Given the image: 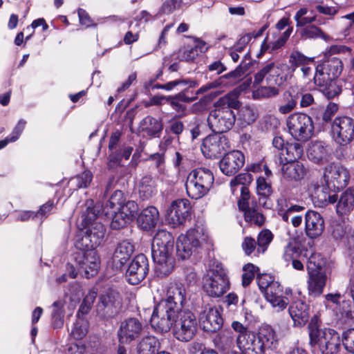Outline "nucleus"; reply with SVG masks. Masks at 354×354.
<instances>
[{"label": "nucleus", "instance_id": "obj_1", "mask_svg": "<svg viewBox=\"0 0 354 354\" xmlns=\"http://www.w3.org/2000/svg\"><path fill=\"white\" fill-rule=\"evenodd\" d=\"M231 326L238 334L236 344L243 354H266V351H272L278 347V335L270 325H261L257 332L238 321L232 322Z\"/></svg>", "mask_w": 354, "mask_h": 354}, {"label": "nucleus", "instance_id": "obj_2", "mask_svg": "<svg viewBox=\"0 0 354 354\" xmlns=\"http://www.w3.org/2000/svg\"><path fill=\"white\" fill-rule=\"evenodd\" d=\"M87 204L85 212L81 216V220L78 222V227L83 232L84 234L79 238L75 246L77 249H95L99 246L105 234V227L101 223H94V221L100 214L99 206L91 207Z\"/></svg>", "mask_w": 354, "mask_h": 354}, {"label": "nucleus", "instance_id": "obj_3", "mask_svg": "<svg viewBox=\"0 0 354 354\" xmlns=\"http://www.w3.org/2000/svg\"><path fill=\"white\" fill-rule=\"evenodd\" d=\"M174 243L172 234L165 230H158L153 236L151 255L156 271L160 274L167 275L174 268Z\"/></svg>", "mask_w": 354, "mask_h": 354}, {"label": "nucleus", "instance_id": "obj_4", "mask_svg": "<svg viewBox=\"0 0 354 354\" xmlns=\"http://www.w3.org/2000/svg\"><path fill=\"white\" fill-rule=\"evenodd\" d=\"M215 109L210 111L207 122L215 133L222 134L234 125L236 115L232 109H238L239 102L232 94H227L215 103Z\"/></svg>", "mask_w": 354, "mask_h": 354}, {"label": "nucleus", "instance_id": "obj_5", "mask_svg": "<svg viewBox=\"0 0 354 354\" xmlns=\"http://www.w3.org/2000/svg\"><path fill=\"white\" fill-rule=\"evenodd\" d=\"M319 318L315 315L308 324V333L311 346L319 345L322 354H336L340 348V339L337 333L330 328L319 329Z\"/></svg>", "mask_w": 354, "mask_h": 354}, {"label": "nucleus", "instance_id": "obj_6", "mask_svg": "<svg viewBox=\"0 0 354 354\" xmlns=\"http://www.w3.org/2000/svg\"><path fill=\"white\" fill-rule=\"evenodd\" d=\"M203 288L211 297H220L230 289V281L226 270L223 265L213 261L203 277Z\"/></svg>", "mask_w": 354, "mask_h": 354}, {"label": "nucleus", "instance_id": "obj_7", "mask_svg": "<svg viewBox=\"0 0 354 354\" xmlns=\"http://www.w3.org/2000/svg\"><path fill=\"white\" fill-rule=\"evenodd\" d=\"M214 181V177L211 170L203 167L195 169L187 177V194L192 199L201 198L209 192Z\"/></svg>", "mask_w": 354, "mask_h": 354}, {"label": "nucleus", "instance_id": "obj_8", "mask_svg": "<svg viewBox=\"0 0 354 354\" xmlns=\"http://www.w3.org/2000/svg\"><path fill=\"white\" fill-rule=\"evenodd\" d=\"M207 234L203 225H196L186 234H180L176 241L177 255L181 259H189L192 253L207 240Z\"/></svg>", "mask_w": 354, "mask_h": 354}, {"label": "nucleus", "instance_id": "obj_9", "mask_svg": "<svg viewBox=\"0 0 354 354\" xmlns=\"http://www.w3.org/2000/svg\"><path fill=\"white\" fill-rule=\"evenodd\" d=\"M198 330V320L189 310H178L176 317L173 335L180 342H187L196 335Z\"/></svg>", "mask_w": 354, "mask_h": 354}, {"label": "nucleus", "instance_id": "obj_10", "mask_svg": "<svg viewBox=\"0 0 354 354\" xmlns=\"http://www.w3.org/2000/svg\"><path fill=\"white\" fill-rule=\"evenodd\" d=\"M288 70V66L284 63H267L254 75V84H260L265 80L268 85L280 86L286 81Z\"/></svg>", "mask_w": 354, "mask_h": 354}, {"label": "nucleus", "instance_id": "obj_11", "mask_svg": "<svg viewBox=\"0 0 354 354\" xmlns=\"http://www.w3.org/2000/svg\"><path fill=\"white\" fill-rule=\"evenodd\" d=\"M288 132L295 140L306 141L313 133L314 124L312 118L307 114L295 113L286 119Z\"/></svg>", "mask_w": 354, "mask_h": 354}, {"label": "nucleus", "instance_id": "obj_12", "mask_svg": "<svg viewBox=\"0 0 354 354\" xmlns=\"http://www.w3.org/2000/svg\"><path fill=\"white\" fill-rule=\"evenodd\" d=\"M178 310L168 307L167 303L159 302L153 309L150 324L160 333H167L174 327Z\"/></svg>", "mask_w": 354, "mask_h": 354}, {"label": "nucleus", "instance_id": "obj_13", "mask_svg": "<svg viewBox=\"0 0 354 354\" xmlns=\"http://www.w3.org/2000/svg\"><path fill=\"white\" fill-rule=\"evenodd\" d=\"M330 132L337 144L348 145L354 139V119L346 115L336 117L331 124Z\"/></svg>", "mask_w": 354, "mask_h": 354}, {"label": "nucleus", "instance_id": "obj_14", "mask_svg": "<svg viewBox=\"0 0 354 354\" xmlns=\"http://www.w3.org/2000/svg\"><path fill=\"white\" fill-rule=\"evenodd\" d=\"M78 250L79 251L73 254V259L78 270L83 272L86 278L95 276L98 272L100 264L97 252L93 248Z\"/></svg>", "mask_w": 354, "mask_h": 354}, {"label": "nucleus", "instance_id": "obj_15", "mask_svg": "<svg viewBox=\"0 0 354 354\" xmlns=\"http://www.w3.org/2000/svg\"><path fill=\"white\" fill-rule=\"evenodd\" d=\"M230 148L228 138L220 133L209 135L203 142L201 151L206 158H218Z\"/></svg>", "mask_w": 354, "mask_h": 354}, {"label": "nucleus", "instance_id": "obj_16", "mask_svg": "<svg viewBox=\"0 0 354 354\" xmlns=\"http://www.w3.org/2000/svg\"><path fill=\"white\" fill-rule=\"evenodd\" d=\"M149 270V261L143 254L136 256L126 271V279L132 285H137L143 281Z\"/></svg>", "mask_w": 354, "mask_h": 354}, {"label": "nucleus", "instance_id": "obj_17", "mask_svg": "<svg viewBox=\"0 0 354 354\" xmlns=\"http://www.w3.org/2000/svg\"><path fill=\"white\" fill-rule=\"evenodd\" d=\"M122 306L121 297L118 292L109 290L100 297L97 313L105 318L112 317L120 310Z\"/></svg>", "mask_w": 354, "mask_h": 354}, {"label": "nucleus", "instance_id": "obj_18", "mask_svg": "<svg viewBox=\"0 0 354 354\" xmlns=\"http://www.w3.org/2000/svg\"><path fill=\"white\" fill-rule=\"evenodd\" d=\"M142 331V324L137 318L126 319L120 324L117 333L118 342L120 344H129L139 337Z\"/></svg>", "mask_w": 354, "mask_h": 354}, {"label": "nucleus", "instance_id": "obj_19", "mask_svg": "<svg viewBox=\"0 0 354 354\" xmlns=\"http://www.w3.org/2000/svg\"><path fill=\"white\" fill-rule=\"evenodd\" d=\"M313 80L315 84L320 88L328 99L334 98L342 92V88L333 82L334 80L320 64L315 68Z\"/></svg>", "mask_w": 354, "mask_h": 354}, {"label": "nucleus", "instance_id": "obj_20", "mask_svg": "<svg viewBox=\"0 0 354 354\" xmlns=\"http://www.w3.org/2000/svg\"><path fill=\"white\" fill-rule=\"evenodd\" d=\"M244 162V154L241 151L233 150L225 154L220 160L219 167L225 175L233 176L240 170Z\"/></svg>", "mask_w": 354, "mask_h": 354}, {"label": "nucleus", "instance_id": "obj_21", "mask_svg": "<svg viewBox=\"0 0 354 354\" xmlns=\"http://www.w3.org/2000/svg\"><path fill=\"white\" fill-rule=\"evenodd\" d=\"M191 208L187 199H178L172 202L168 213L169 223L174 227L184 224L190 215Z\"/></svg>", "mask_w": 354, "mask_h": 354}, {"label": "nucleus", "instance_id": "obj_22", "mask_svg": "<svg viewBox=\"0 0 354 354\" xmlns=\"http://www.w3.org/2000/svg\"><path fill=\"white\" fill-rule=\"evenodd\" d=\"M323 178L324 183L333 189H340L346 187L349 179L347 171L337 165H331L326 168Z\"/></svg>", "mask_w": 354, "mask_h": 354}, {"label": "nucleus", "instance_id": "obj_23", "mask_svg": "<svg viewBox=\"0 0 354 354\" xmlns=\"http://www.w3.org/2000/svg\"><path fill=\"white\" fill-rule=\"evenodd\" d=\"M200 323L203 330L214 333L218 330L223 325V319L216 308L204 310L200 316Z\"/></svg>", "mask_w": 354, "mask_h": 354}, {"label": "nucleus", "instance_id": "obj_24", "mask_svg": "<svg viewBox=\"0 0 354 354\" xmlns=\"http://www.w3.org/2000/svg\"><path fill=\"white\" fill-rule=\"evenodd\" d=\"M324 230V221L321 214L313 210H308L305 214V230L310 239L319 236Z\"/></svg>", "mask_w": 354, "mask_h": 354}, {"label": "nucleus", "instance_id": "obj_25", "mask_svg": "<svg viewBox=\"0 0 354 354\" xmlns=\"http://www.w3.org/2000/svg\"><path fill=\"white\" fill-rule=\"evenodd\" d=\"M167 299L160 302L167 303L168 307H172L178 310H185L184 304L187 300V290L182 283H176L171 286L167 292Z\"/></svg>", "mask_w": 354, "mask_h": 354}, {"label": "nucleus", "instance_id": "obj_26", "mask_svg": "<svg viewBox=\"0 0 354 354\" xmlns=\"http://www.w3.org/2000/svg\"><path fill=\"white\" fill-rule=\"evenodd\" d=\"M299 98L298 87L292 86L287 89L281 96L278 102V111L282 115L290 113L295 109Z\"/></svg>", "mask_w": 354, "mask_h": 354}, {"label": "nucleus", "instance_id": "obj_27", "mask_svg": "<svg viewBox=\"0 0 354 354\" xmlns=\"http://www.w3.org/2000/svg\"><path fill=\"white\" fill-rule=\"evenodd\" d=\"M295 326H304L309 319V306L301 300L293 301L288 309Z\"/></svg>", "mask_w": 354, "mask_h": 354}, {"label": "nucleus", "instance_id": "obj_28", "mask_svg": "<svg viewBox=\"0 0 354 354\" xmlns=\"http://www.w3.org/2000/svg\"><path fill=\"white\" fill-rule=\"evenodd\" d=\"M314 192L311 193L313 200L320 207L326 206L328 204H333L337 201L335 194H332L333 188L328 187L326 184L322 185L313 184Z\"/></svg>", "mask_w": 354, "mask_h": 354}, {"label": "nucleus", "instance_id": "obj_29", "mask_svg": "<svg viewBox=\"0 0 354 354\" xmlns=\"http://www.w3.org/2000/svg\"><path fill=\"white\" fill-rule=\"evenodd\" d=\"M134 252V245L127 241L120 243L113 253L112 259L113 266L117 269H121L129 260Z\"/></svg>", "mask_w": 354, "mask_h": 354}, {"label": "nucleus", "instance_id": "obj_30", "mask_svg": "<svg viewBox=\"0 0 354 354\" xmlns=\"http://www.w3.org/2000/svg\"><path fill=\"white\" fill-rule=\"evenodd\" d=\"M308 290L309 295L314 297L321 295L328 278L326 272H308Z\"/></svg>", "mask_w": 354, "mask_h": 354}, {"label": "nucleus", "instance_id": "obj_31", "mask_svg": "<svg viewBox=\"0 0 354 354\" xmlns=\"http://www.w3.org/2000/svg\"><path fill=\"white\" fill-rule=\"evenodd\" d=\"M330 153L328 145L322 141H315L310 144L307 155L312 161L319 163L326 160Z\"/></svg>", "mask_w": 354, "mask_h": 354}, {"label": "nucleus", "instance_id": "obj_32", "mask_svg": "<svg viewBox=\"0 0 354 354\" xmlns=\"http://www.w3.org/2000/svg\"><path fill=\"white\" fill-rule=\"evenodd\" d=\"M159 218L158 209L153 206L144 209L138 215L137 223L138 226L144 230H149L154 227Z\"/></svg>", "mask_w": 354, "mask_h": 354}, {"label": "nucleus", "instance_id": "obj_33", "mask_svg": "<svg viewBox=\"0 0 354 354\" xmlns=\"http://www.w3.org/2000/svg\"><path fill=\"white\" fill-rule=\"evenodd\" d=\"M305 174V168L299 162H288L282 167L283 178L289 182H297L301 180Z\"/></svg>", "mask_w": 354, "mask_h": 354}, {"label": "nucleus", "instance_id": "obj_34", "mask_svg": "<svg viewBox=\"0 0 354 354\" xmlns=\"http://www.w3.org/2000/svg\"><path fill=\"white\" fill-rule=\"evenodd\" d=\"M240 210L244 212L245 221L250 224L261 226L264 223L265 217L253 205L250 206L244 201L238 203Z\"/></svg>", "mask_w": 354, "mask_h": 354}, {"label": "nucleus", "instance_id": "obj_35", "mask_svg": "<svg viewBox=\"0 0 354 354\" xmlns=\"http://www.w3.org/2000/svg\"><path fill=\"white\" fill-rule=\"evenodd\" d=\"M139 129L147 136L156 137L162 131L163 127L160 120L148 115L140 121Z\"/></svg>", "mask_w": 354, "mask_h": 354}, {"label": "nucleus", "instance_id": "obj_36", "mask_svg": "<svg viewBox=\"0 0 354 354\" xmlns=\"http://www.w3.org/2000/svg\"><path fill=\"white\" fill-rule=\"evenodd\" d=\"M354 208V192L348 189L344 191L338 200L336 211L338 214L344 215L350 213Z\"/></svg>", "mask_w": 354, "mask_h": 354}, {"label": "nucleus", "instance_id": "obj_37", "mask_svg": "<svg viewBox=\"0 0 354 354\" xmlns=\"http://www.w3.org/2000/svg\"><path fill=\"white\" fill-rule=\"evenodd\" d=\"M156 185L151 176H145L142 178L139 186V196L143 200L151 198L156 194Z\"/></svg>", "mask_w": 354, "mask_h": 354}, {"label": "nucleus", "instance_id": "obj_38", "mask_svg": "<svg viewBox=\"0 0 354 354\" xmlns=\"http://www.w3.org/2000/svg\"><path fill=\"white\" fill-rule=\"evenodd\" d=\"M246 68L239 64L234 71L221 76L218 80L221 86H228L235 84L244 75Z\"/></svg>", "mask_w": 354, "mask_h": 354}, {"label": "nucleus", "instance_id": "obj_39", "mask_svg": "<svg viewBox=\"0 0 354 354\" xmlns=\"http://www.w3.org/2000/svg\"><path fill=\"white\" fill-rule=\"evenodd\" d=\"M124 201L123 192L120 190L115 191L103 207L102 213L104 214L106 216L112 214V212L110 211L115 212V210H118L124 204Z\"/></svg>", "mask_w": 354, "mask_h": 354}, {"label": "nucleus", "instance_id": "obj_40", "mask_svg": "<svg viewBox=\"0 0 354 354\" xmlns=\"http://www.w3.org/2000/svg\"><path fill=\"white\" fill-rule=\"evenodd\" d=\"M158 344V339L154 336H145L137 346V354H155Z\"/></svg>", "mask_w": 354, "mask_h": 354}, {"label": "nucleus", "instance_id": "obj_41", "mask_svg": "<svg viewBox=\"0 0 354 354\" xmlns=\"http://www.w3.org/2000/svg\"><path fill=\"white\" fill-rule=\"evenodd\" d=\"M302 145L299 142L288 143L284 149V158L288 162H297L303 155Z\"/></svg>", "mask_w": 354, "mask_h": 354}, {"label": "nucleus", "instance_id": "obj_42", "mask_svg": "<svg viewBox=\"0 0 354 354\" xmlns=\"http://www.w3.org/2000/svg\"><path fill=\"white\" fill-rule=\"evenodd\" d=\"M320 65L333 80L340 75L342 71V63L338 58H333L327 60Z\"/></svg>", "mask_w": 354, "mask_h": 354}, {"label": "nucleus", "instance_id": "obj_43", "mask_svg": "<svg viewBox=\"0 0 354 354\" xmlns=\"http://www.w3.org/2000/svg\"><path fill=\"white\" fill-rule=\"evenodd\" d=\"M301 37L305 39H322L325 41L330 38L320 28L315 25H310L304 28L301 31Z\"/></svg>", "mask_w": 354, "mask_h": 354}, {"label": "nucleus", "instance_id": "obj_44", "mask_svg": "<svg viewBox=\"0 0 354 354\" xmlns=\"http://www.w3.org/2000/svg\"><path fill=\"white\" fill-rule=\"evenodd\" d=\"M289 62L291 66L295 69L297 67H301L306 64H312L315 66V58L308 57L302 54L299 51H293L289 58Z\"/></svg>", "mask_w": 354, "mask_h": 354}, {"label": "nucleus", "instance_id": "obj_45", "mask_svg": "<svg viewBox=\"0 0 354 354\" xmlns=\"http://www.w3.org/2000/svg\"><path fill=\"white\" fill-rule=\"evenodd\" d=\"M301 252V251L297 244L292 243H288L283 248L282 255V258L286 263V266H289L290 261L295 259L300 258Z\"/></svg>", "mask_w": 354, "mask_h": 354}, {"label": "nucleus", "instance_id": "obj_46", "mask_svg": "<svg viewBox=\"0 0 354 354\" xmlns=\"http://www.w3.org/2000/svg\"><path fill=\"white\" fill-rule=\"evenodd\" d=\"M326 265V260L322 254L314 253L309 257L307 263L308 272H322L324 266Z\"/></svg>", "mask_w": 354, "mask_h": 354}, {"label": "nucleus", "instance_id": "obj_47", "mask_svg": "<svg viewBox=\"0 0 354 354\" xmlns=\"http://www.w3.org/2000/svg\"><path fill=\"white\" fill-rule=\"evenodd\" d=\"M273 239V235L272 232L269 230H263L257 236V252L264 253L267 250L268 246L271 243Z\"/></svg>", "mask_w": 354, "mask_h": 354}, {"label": "nucleus", "instance_id": "obj_48", "mask_svg": "<svg viewBox=\"0 0 354 354\" xmlns=\"http://www.w3.org/2000/svg\"><path fill=\"white\" fill-rule=\"evenodd\" d=\"M259 288L261 290H264L266 299L280 296L282 295L283 293V287L277 281H271L266 286H263L260 283Z\"/></svg>", "mask_w": 354, "mask_h": 354}, {"label": "nucleus", "instance_id": "obj_49", "mask_svg": "<svg viewBox=\"0 0 354 354\" xmlns=\"http://www.w3.org/2000/svg\"><path fill=\"white\" fill-rule=\"evenodd\" d=\"M97 292L95 291L91 290L90 291L84 298L82 303L81 304L78 312L77 313V317H82L84 315L87 314L96 298Z\"/></svg>", "mask_w": 354, "mask_h": 354}, {"label": "nucleus", "instance_id": "obj_50", "mask_svg": "<svg viewBox=\"0 0 354 354\" xmlns=\"http://www.w3.org/2000/svg\"><path fill=\"white\" fill-rule=\"evenodd\" d=\"M88 332V323L82 317H77L71 335L77 339H82Z\"/></svg>", "mask_w": 354, "mask_h": 354}, {"label": "nucleus", "instance_id": "obj_51", "mask_svg": "<svg viewBox=\"0 0 354 354\" xmlns=\"http://www.w3.org/2000/svg\"><path fill=\"white\" fill-rule=\"evenodd\" d=\"M308 10L306 8H300L295 14L294 19L297 22V27L304 26L317 21V15L306 17Z\"/></svg>", "mask_w": 354, "mask_h": 354}, {"label": "nucleus", "instance_id": "obj_52", "mask_svg": "<svg viewBox=\"0 0 354 354\" xmlns=\"http://www.w3.org/2000/svg\"><path fill=\"white\" fill-rule=\"evenodd\" d=\"M118 210L124 214L127 220L131 221L137 214L138 207L136 202L129 201L126 203H124Z\"/></svg>", "mask_w": 354, "mask_h": 354}, {"label": "nucleus", "instance_id": "obj_53", "mask_svg": "<svg viewBox=\"0 0 354 354\" xmlns=\"http://www.w3.org/2000/svg\"><path fill=\"white\" fill-rule=\"evenodd\" d=\"M92 174L89 171H85L81 174L72 178L71 182L75 185V186L80 188L87 187L92 180Z\"/></svg>", "mask_w": 354, "mask_h": 354}, {"label": "nucleus", "instance_id": "obj_54", "mask_svg": "<svg viewBox=\"0 0 354 354\" xmlns=\"http://www.w3.org/2000/svg\"><path fill=\"white\" fill-rule=\"evenodd\" d=\"M257 192L259 196L268 197L272 194V187L269 182L263 177L257 179Z\"/></svg>", "mask_w": 354, "mask_h": 354}, {"label": "nucleus", "instance_id": "obj_55", "mask_svg": "<svg viewBox=\"0 0 354 354\" xmlns=\"http://www.w3.org/2000/svg\"><path fill=\"white\" fill-rule=\"evenodd\" d=\"M164 85H165V90L171 91L176 86H187L188 88H195V87L198 86V84L196 81H194V80H187V79H180V80H176L174 81L169 82L166 84H164Z\"/></svg>", "mask_w": 354, "mask_h": 354}, {"label": "nucleus", "instance_id": "obj_56", "mask_svg": "<svg viewBox=\"0 0 354 354\" xmlns=\"http://www.w3.org/2000/svg\"><path fill=\"white\" fill-rule=\"evenodd\" d=\"M111 212L113 214V211ZM111 215L112 216L113 214ZM129 222L130 221L124 217V214H122L120 210H118V212L115 211L111 222V227L113 230H119L125 227Z\"/></svg>", "mask_w": 354, "mask_h": 354}, {"label": "nucleus", "instance_id": "obj_57", "mask_svg": "<svg viewBox=\"0 0 354 354\" xmlns=\"http://www.w3.org/2000/svg\"><path fill=\"white\" fill-rule=\"evenodd\" d=\"M221 348L225 351H228L234 348V336L231 331H224L220 337Z\"/></svg>", "mask_w": 354, "mask_h": 354}, {"label": "nucleus", "instance_id": "obj_58", "mask_svg": "<svg viewBox=\"0 0 354 354\" xmlns=\"http://www.w3.org/2000/svg\"><path fill=\"white\" fill-rule=\"evenodd\" d=\"M304 209V207L298 205H295L288 207L286 211L281 210L279 212V214L280 215L283 221H284L286 223H289V221L292 219V217H296L297 216H298L297 213L300 212Z\"/></svg>", "mask_w": 354, "mask_h": 354}, {"label": "nucleus", "instance_id": "obj_59", "mask_svg": "<svg viewBox=\"0 0 354 354\" xmlns=\"http://www.w3.org/2000/svg\"><path fill=\"white\" fill-rule=\"evenodd\" d=\"M292 32V27L288 26V28L278 37L277 40L271 41V51L276 50L284 46Z\"/></svg>", "mask_w": 354, "mask_h": 354}, {"label": "nucleus", "instance_id": "obj_60", "mask_svg": "<svg viewBox=\"0 0 354 354\" xmlns=\"http://www.w3.org/2000/svg\"><path fill=\"white\" fill-rule=\"evenodd\" d=\"M256 118V114L252 109L246 106L240 110L239 119L243 121V124H250L254 122Z\"/></svg>", "mask_w": 354, "mask_h": 354}, {"label": "nucleus", "instance_id": "obj_61", "mask_svg": "<svg viewBox=\"0 0 354 354\" xmlns=\"http://www.w3.org/2000/svg\"><path fill=\"white\" fill-rule=\"evenodd\" d=\"M342 342L345 348L354 353V328L348 329L343 333Z\"/></svg>", "mask_w": 354, "mask_h": 354}, {"label": "nucleus", "instance_id": "obj_62", "mask_svg": "<svg viewBox=\"0 0 354 354\" xmlns=\"http://www.w3.org/2000/svg\"><path fill=\"white\" fill-rule=\"evenodd\" d=\"M339 106L337 104L330 102L322 113L321 117L323 122L327 123L330 122L333 117L337 112Z\"/></svg>", "mask_w": 354, "mask_h": 354}, {"label": "nucleus", "instance_id": "obj_63", "mask_svg": "<svg viewBox=\"0 0 354 354\" xmlns=\"http://www.w3.org/2000/svg\"><path fill=\"white\" fill-rule=\"evenodd\" d=\"M266 300L271 304L273 308H277L278 311L286 308L288 304L287 298L283 297L282 295L266 298Z\"/></svg>", "mask_w": 354, "mask_h": 354}, {"label": "nucleus", "instance_id": "obj_64", "mask_svg": "<svg viewBox=\"0 0 354 354\" xmlns=\"http://www.w3.org/2000/svg\"><path fill=\"white\" fill-rule=\"evenodd\" d=\"M241 247L245 254L250 256L254 252L255 248H257V243L254 239L250 236H246L242 242Z\"/></svg>", "mask_w": 354, "mask_h": 354}]
</instances>
